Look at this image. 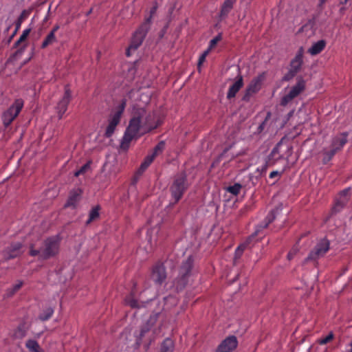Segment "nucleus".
<instances>
[{"label":"nucleus","mask_w":352,"mask_h":352,"mask_svg":"<svg viewBox=\"0 0 352 352\" xmlns=\"http://www.w3.org/2000/svg\"><path fill=\"white\" fill-rule=\"evenodd\" d=\"M162 122L155 112H146L143 108L135 109L124 132L122 144L128 146L136 140L157 128Z\"/></svg>","instance_id":"1"},{"label":"nucleus","mask_w":352,"mask_h":352,"mask_svg":"<svg viewBox=\"0 0 352 352\" xmlns=\"http://www.w3.org/2000/svg\"><path fill=\"white\" fill-rule=\"evenodd\" d=\"M60 241L61 237L58 234L47 237L43 241L39 249H35L31 245L29 254L32 256H38L39 259L47 260L58 254Z\"/></svg>","instance_id":"2"},{"label":"nucleus","mask_w":352,"mask_h":352,"mask_svg":"<svg viewBox=\"0 0 352 352\" xmlns=\"http://www.w3.org/2000/svg\"><path fill=\"white\" fill-rule=\"evenodd\" d=\"M188 186L189 184L185 172L179 173L175 176L173 184L170 187V192L172 198L174 199V201L170 203L171 205L176 204L182 199Z\"/></svg>","instance_id":"3"},{"label":"nucleus","mask_w":352,"mask_h":352,"mask_svg":"<svg viewBox=\"0 0 352 352\" xmlns=\"http://www.w3.org/2000/svg\"><path fill=\"white\" fill-rule=\"evenodd\" d=\"M197 270L194 265V256H189L184 260L179 268L177 276V286H186L190 279L195 275Z\"/></svg>","instance_id":"4"},{"label":"nucleus","mask_w":352,"mask_h":352,"mask_svg":"<svg viewBox=\"0 0 352 352\" xmlns=\"http://www.w3.org/2000/svg\"><path fill=\"white\" fill-rule=\"evenodd\" d=\"M147 293V288L142 289V291L138 290V287H133L130 295L125 299L126 302L131 308L139 309L141 306L140 303H147L154 299L155 296H146Z\"/></svg>","instance_id":"5"},{"label":"nucleus","mask_w":352,"mask_h":352,"mask_svg":"<svg viewBox=\"0 0 352 352\" xmlns=\"http://www.w3.org/2000/svg\"><path fill=\"white\" fill-rule=\"evenodd\" d=\"M150 28L148 23H142L133 34L130 44L126 50V56L129 57L142 43Z\"/></svg>","instance_id":"6"},{"label":"nucleus","mask_w":352,"mask_h":352,"mask_svg":"<svg viewBox=\"0 0 352 352\" xmlns=\"http://www.w3.org/2000/svg\"><path fill=\"white\" fill-rule=\"evenodd\" d=\"M126 105V101L123 99L120 104L117 107L116 110L113 112L108 120V125L106 128L104 135L106 138H111L118 124L120 122L121 116L124 111Z\"/></svg>","instance_id":"7"},{"label":"nucleus","mask_w":352,"mask_h":352,"mask_svg":"<svg viewBox=\"0 0 352 352\" xmlns=\"http://www.w3.org/2000/svg\"><path fill=\"white\" fill-rule=\"evenodd\" d=\"M306 87V81L302 76H298L296 78V83L292 86L289 91L285 95L281 100L280 105L285 107L292 101L294 98L298 97L302 92H303Z\"/></svg>","instance_id":"8"},{"label":"nucleus","mask_w":352,"mask_h":352,"mask_svg":"<svg viewBox=\"0 0 352 352\" xmlns=\"http://www.w3.org/2000/svg\"><path fill=\"white\" fill-rule=\"evenodd\" d=\"M346 142L347 133H341L333 138L331 144L330 146V149L326 151L324 153V162L327 163L330 161L331 158L335 155V154L342 148Z\"/></svg>","instance_id":"9"},{"label":"nucleus","mask_w":352,"mask_h":352,"mask_svg":"<svg viewBox=\"0 0 352 352\" xmlns=\"http://www.w3.org/2000/svg\"><path fill=\"white\" fill-rule=\"evenodd\" d=\"M24 102L22 99H16L14 103L3 113L2 121L6 127L11 124L14 120L18 116L22 108Z\"/></svg>","instance_id":"10"},{"label":"nucleus","mask_w":352,"mask_h":352,"mask_svg":"<svg viewBox=\"0 0 352 352\" xmlns=\"http://www.w3.org/2000/svg\"><path fill=\"white\" fill-rule=\"evenodd\" d=\"M329 241L326 238L320 239L309 252L307 260L316 261L325 255V254L329 250Z\"/></svg>","instance_id":"11"},{"label":"nucleus","mask_w":352,"mask_h":352,"mask_svg":"<svg viewBox=\"0 0 352 352\" xmlns=\"http://www.w3.org/2000/svg\"><path fill=\"white\" fill-rule=\"evenodd\" d=\"M150 279L154 284L162 285L166 279V268L163 263L157 262L152 267Z\"/></svg>","instance_id":"12"},{"label":"nucleus","mask_w":352,"mask_h":352,"mask_svg":"<svg viewBox=\"0 0 352 352\" xmlns=\"http://www.w3.org/2000/svg\"><path fill=\"white\" fill-rule=\"evenodd\" d=\"M264 78L265 74L263 73L251 80L245 89V92L243 97V100L248 101L252 94L257 93L261 89Z\"/></svg>","instance_id":"13"},{"label":"nucleus","mask_w":352,"mask_h":352,"mask_svg":"<svg viewBox=\"0 0 352 352\" xmlns=\"http://www.w3.org/2000/svg\"><path fill=\"white\" fill-rule=\"evenodd\" d=\"M349 192L350 188H346L338 195L332 208V212H339L346 205L350 199Z\"/></svg>","instance_id":"14"},{"label":"nucleus","mask_w":352,"mask_h":352,"mask_svg":"<svg viewBox=\"0 0 352 352\" xmlns=\"http://www.w3.org/2000/svg\"><path fill=\"white\" fill-rule=\"evenodd\" d=\"M238 346V340L235 336H229L218 346L215 352H233Z\"/></svg>","instance_id":"15"},{"label":"nucleus","mask_w":352,"mask_h":352,"mask_svg":"<svg viewBox=\"0 0 352 352\" xmlns=\"http://www.w3.org/2000/svg\"><path fill=\"white\" fill-rule=\"evenodd\" d=\"M72 99V91L69 85L65 87V92L63 98L57 104V111L59 118H61L67 109L68 104Z\"/></svg>","instance_id":"16"},{"label":"nucleus","mask_w":352,"mask_h":352,"mask_svg":"<svg viewBox=\"0 0 352 352\" xmlns=\"http://www.w3.org/2000/svg\"><path fill=\"white\" fill-rule=\"evenodd\" d=\"M282 208L280 206L276 207V208L272 210L266 216L265 219L257 226L256 229L253 234L256 236L258 232L263 230L266 228L269 224H270L276 218V215L281 211Z\"/></svg>","instance_id":"17"},{"label":"nucleus","mask_w":352,"mask_h":352,"mask_svg":"<svg viewBox=\"0 0 352 352\" xmlns=\"http://www.w3.org/2000/svg\"><path fill=\"white\" fill-rule=\"evenodd\" d=\"M281 146L280 143H278L276 146L272 149L268 160L266 162L263 170H266L268 166H273L278 160L283 157V155L280 153V147Z\"/></svg>","instance_id":"18"},{"label":"nucleus","mask_w":352,"mask_h":352,"mask_svg":"<svg viewBox=\"0 0 352 352\" xmlns=\"http://www.w3.org/2000/svg\"><path fill=\"white\" fill-rule=\"evenodd\" d=\"M22 243L20 242H16L12 243L10 247H8L4 251V256L6 259H12L16 258L21 254L22 251Z\"/></svg>","instance_id":"19"},{"label":"nucleus","mask_w":352,"mask_h":352,"mask_svg":"<svg viewBox=\"0 0 352 352\" xmlns=\"http://www.w3.org/2000/svg\"><path fill=\"white\" fill-rule=\"evenodd\" d=\"M303 55H304V48L302 47H300L294 58L291 60L290 63V69L298 72L302 67V65L303 64Z\"/></svg>","instance_id":"20"},{"label":"nucleus","mask_w":352,"mask_h":352,"mask_svg":"<svg viewBox=\"0 0 352 352\" xmlns=\"http://www.w3.org/2000/svg\"><path fill=\"white\" fill-rule=\"evenodd\" d=\"M243 78L241 75H238L236 77V80L229 87V89L227 93V98L231 99L234 98L238 93V91L243 87Z\"/></svg>","instance_id":"21"},{"label":"nucleus","mask_w":352,"mask_h":352,"mask_svg":"<svg viewBox=\"0 0 352 352\" xmlns=\"http://www.w3.org/2000/svg\"><path fill=\"white\" fill-rule=\"evenodd\" d=\"M82 193V191L80 188H76L72 190L65 206L75 208L81 199Z\"/></svg>","instance_id":"22"},{"label":"nucleus","mask_w":352,"mask_h":352,"mask_svg":"<svg viewBox=\"0 0 352 352\" xmlns=\"http://www.w3.org/2000/svg\"><path fill=\"white\" fill-rule=\"evenodd\" d=\"M256 236L254 234H252L250 236L248 237V239L243 243L240 244L234 252V260L239 259L241 256H242L243 252L245 249H247L252 242V241L254 239Z\"/></svg>","instance_id":"23"},{"label":"nucleus","mask_w":352,"mask_h":352,"mask_svg":"<svg viewBox=\"0 0 352 352\" xmlns=\"http://www.w3.org/2000/svg\"><path fill=\"white\" fill-rule=\"evenodd\" d=\"M325 46L326 41L324 40H320L312 45V46L308 50V53L312 56H316L323 51Z\"/></svg>","instance_id":"24"},{"label":"nucleus","mask_w":352,"mask_h":352,"mask_svg":"<svg viewBox=\"0 0 352 352\" xmlns=\"http://www.w3.org/2000/svg\"><path fill=\"white\" fill-rule=\"evenodd\" d=\"M154 160L155 157H153V155H151V154L146 156L143 162L141 164L140 168L137 170L136 174L138 175H141L151 164Z\"/></svg>","instance_id":"25"},{"label":"nucleus","mask_w":352,"mask_h":352,"mask_svg":"<svg viewBox=\"0 0 352 352\" xmlns=\"http://www.w3.org/2000/svg\"><path fill=\"white\" fill-rule=\"evenodd\" d=\"M28 329V326L25 322L19 324L16 329L14 331L13 337L15 339H21L25 336L26 332Z\"/></svg>","instance_id":"26"},{"label":"nucleus","mask_w":352,"mask_h":352,"mask_svg":"<svg viewBox=\"0 0 352 352\" xmlns=\"http://www.w3.org/2000/svg\"><path fill=\"white\" fill-rule=\"evenodd\" d=\"M236 0H226L223 3L220 12L221 17H226L231 11L233 8V5L235 3Z\"/></svg>","instance_id":"27"},{"label":"nucleus","mask_w":352,"mask_h":352,"mask_svg":"<svg viewBox=\"0 0 352 352\" xmlns=\"http://www.w3.org/2000/svg\"><path fill=\"white\" fill-rule=\"evenodd\" d=\"M152 327H150L146 322L143 324L141 327L140 332L138 336L136 338L135 344L139 347L141 345L142 338L144 337L145 334L148 333Z\"/></svg>","instance_id":"28"},{"label":"nucleus","mask_w":352,"mask_h":352,"mask_svg":"<svg viewBox=\"0 0 352 352\" xmlns=\"http://www.w3.org/2000/svg\"><path fill=\"white\" fill-rule=\"evenodd\" d=\"M25 346L30 352H44L43 350L39 346L37 341L34 340H28L26 342Z\"/></svg>","instance_id":"29"},{"label":"nucleus","mask_w":352,"mask_h":352,"mask_svg":"<svg viewBox=\"0 0 352 352\" xmlns=\"http://www.w3.org/2000/svg\"><path fill=\"white\" fill-rule=\"evenodd\" d=\"M54 313V309L51 307H45L39 314L38 318L41 321H45L49 320Z\"/></svg>","instance_id":"30"},{"label":"nucleus","mask_w":352,"mask_h":352,"mask_svg":"<svg viewBox=\"0 0 352 352\" xmlns=\"http://www.w3.org/2000/svg\"><path fill=\"white\" fill-rule=\"evenodd\" d=\"M30 13H31V11L28 10H23L21 12L20 16H19L18 19L15 22L16 31H18L20 29L22 23L28 18Z\"/></svg>","instance_id":"31"},{"label":"nucleus","mask_w":352,"mask_h":352,"mask_svg":"<svg viewBox=\"0 0 352 352\" xmlns=\"http://www.w3.org/2000/svg\"><path fill=\"white\" fill-rule=\"evenodd\" d=\"M173 341L170 338H166L164 340L161 345L160 352H173Z\"/></svg>","instance_id":"32"},{"label":"nucleus","mask_w":352,"mask_h":352,"mask_svg":"<svg viewBox=\"0 0 352 352\" xmlns=\"http://www.w3.org/2000/svg\"><path fill=\"white\" fill-rule=\"evenodd\" d=\"M99 210H100L99 206H96L94 207L90 210L89 214V218H88L87 221H86L87 225L90 224L92 221H94L99 218V217H100Z\"/></svg>","instance_id":"33"},{"label":"nucleus","mask_w":352,"mask_h":352,"mask_svg":"<svg viewBox=\"0 0 352 352\" xmlns=\"http://www.w3.org/2000/svg\"><path fill=\"white\" fill-rule=\"evenodd\" d=\"M157 8H158L157 3V2H155L153 7L150 10L149 16L148 17H146L144 19V21L143 22V23H148V28H151L152 19H153V16L155 15V14L156 13Z\"/></svg>","instance_id":"34"},{"label":"nucleus","mask_w":352,"mask_h":352,"mask_svg":"<svg viewBox=\"0 0 352 352\" xmlns=\"http://www.w3.org/2000/svg\"><path fill=\"white\" fill-rule=\"evenodd\" d=\"M165 142L164 141H160L153 148V153L151 154V155H153V157L155 158L156 156L160 155L163 152V151L165 148Z\"/></svg>","instance_id":"35"},{"label":"nucleus","mask_w":352,"mask_h":352,"mask_svg":"<svg viewBox=\"0 0 352 352\" xmlns=\"http://www.w3.org/2000/svg\"><path fill=\"white\" fill-rule=\"evenodd\" d=\"M241 188V184L235 183L234 185L228 186L226 190L228 192L236 196L239 194Z\"/></svg>","instance_id":"36"},{"label":"nucleus","mask_w":352,"mask_h":352,"mask_svg":"<svg viewBox=\"0 0 352 352\" xmlns=\"http://www.w3.org/2000/svg\"><path fill=\"white\" fill-rule=\"evenodd\" d=\"M55 40H56L55 34H54L53 32H50L47 34V36H46V38H45V40L43 41L42 45H41V48H45L49 45L53 43L55 41Z\"/></svg>","instance_id":"37"},{"label":"nucleus","mask_w":352,"mask_h":352,"mask_svg":"<svg viewBox=\"0 0 352 352\" xmlns=\"http://www.w3.org/2000/svg\"><path fill=\"white\" fill-rule=\"evenodd\" d=\"M91 162L88 161L86 164H85L83 166H82L79 170H78L75 173L74 175L76 177H78L80 175H83L88 170L90 169Z\"/></svg>","instance_id":"38"},{"label":"nucleus","mask_w":352,"mask_h":352,"mask_svg":"<svg viewBox=\"0 0 352 352\" xmlns=\"http://www.w3.org/2000/svg\"><path fill=\"white\" fill-rule=\"evenodd\" d=\"M30 28L24 30L22 34L20 36L19 38L16 41L14 44L15 46H18L21 43L24 42L26 40L28 35L30 34Z\"/></svg>","instance_id":"39"},{"label":"nucleus","mask_w":352,"mask_h":352,"mask_svg":"<svg viewBox=\"0 0 352 352\" xmlns=\"http://www.w3.org/2000/svg\"><path fill=\"white\" fill-rule=\"evenodd\" d=\"M160 315V312H157L151 314L148 320L146 321V324H148L150 327H153L157 321Z\"/></svg>","instance_id":"40"},{"label":"nucleus","mask_w":352,"mask_h":352,"mask_svg":"<svg viewBox=\"0 0 352 352\" xmlns=\"http://www.w3.org/2000/svg\"><path fill=\"white\" fill-rule=\"evenodd\" d=\"M222 39L221 34H219L217 36H216L214 38H213L209 43L208 48L206 50L208 52H210L212 49H213L218 42H219Z\"/></svg>","instance_id":"41"},{"label":"nucleus","mask_w":352,"mask_h":352,"mask_svg":"<svg viewBox=\"0 0 352 352\" xmlns=\"http://www.w3.org/2000/svg\"><path fill=\"white\" fill-rule=\"evenodd\" d=\"M334 338V334L333 332H330L326 337L321 338L318 340V343L320 344H326L331 342Z\"/></svg>","instance_id":"42"},{"label":"nucleus","mask_w":352,"mask_h":352,"mask_svg":"<svg viewBox=\"0 0 352 352\" xmlns=\"http://www.w3.org/2000/svg\"><path fill=\"white\" fill-rule=\"evenodd\" d=\"M297 73H298L297 72H296L292 69H289L288 72L285 74L283 79L285 81H289L296 75Z\"/></svg>","instance_id":"43"},{"label":"nucleus","mask_w":352,"mask_h":352,"mask_svg":"<svg viewBox=\"0 0 352 352\" xmlns=\"http://www.w3.org/2000/svg\"><path fill=\"white\" fill-rule=\"evenodd\" d=\"M210 52L206 50L199 58L198 63H197V69L200 70L201 65L206 60V58L209 54Z\"/></svg>","instance_id":"44"},{"label":"nucleus","mask_w":352,"mask_h":352,"mask_svg":"<svg viewBox=\"0 0 352 352\" xmlns=\"http://www.w3.org/2000/svg\"><path fill=\"white\" fill-rule=\"evenodd\" d=\"M19 288L20 287H12L8 289L7 294H6V297L8 298L12 296L18 291Z\"/></svg>","instance_id":"45"},{"label":"nucleus","mask_w":352,"mask_h":352,"mask_svg":"<svg viewBox=\"0 0 352 352\" xmlns=\"http://www.w3.org/2000/svg\"><path fill=\"white\" fill-rule=\"evenodd\" d=\"M280 175H281L280 172H279L278 170H274V171L270 173L269 177H270V178L273 179V178H274L276 177L280 176Z\"/></svg>","instance_id":"46"},{"label":"nucleus","mask_w":352,"mask_h":352,"mask_svg":"<svg viewBox=\"0 0 352 352\" xmlns=\"http://www.w3.org/2000/svg\"><path fill=\"white\" fill-rule=\"evenodd\" d=\"M295 254V252L290 251L287 254V258L289 260H291Z\"/></svg>","instance_id":"47"},{"label":"nucleus","mask_w":352,"mask_h":352,"mask_svg":"<svg viewBox=\"0 0 352 352\" xmlns=\"http://www.w3.org/2000/svg\"><path fill=\"white\" fill-rule=\"evenodd\" d=\"M58 26H56V27L53 28V29L52 30V31L50 32H53L54 34H55V33L58 30Z\"/></svg>","instance_id":"48"},{"label":"nucleus","mask_w":352,"mask_h":352,"mask_svg":"<svg viewBox=\"0 0 352 352\" xmlns=\"http://www.w3.org/2000/svg\"><path fill=\"white\" fill-rule=\"evenodd\" d=\"M150 343H151V342H149L148 343H147V344L145 345V349H148L149 348Z\"/></svg>","instance_id":"49"},{"label":"nucleus","mask_w":352,"mask_h":352,"mask_svg":"<svg viewBox=\"0 0 352 352\" xmlns=\"http://www.w3.org/2000/svg\"><path fill=\"white\" fill-rule=\"evenodd\" d=\"M319 1L320 3V4L322 5V4H324L327 1V0H319Z\"/></svg>","instance_id":"50"},{"label":"nucleus","mask_w":352,"mask_h":352,"mask_svg":"<svg viewBox=\"0 0 352 352\" xmlns=\"http://www.w3.org/2000/svg\"><path fill=\"white\" fill-rule=\"evenodd\" d=\"M348 1H349V0H344L343 1L341 2V3L346 4Z\"/></svg>","instance_id":"51"},{"label":"nucleus","mask_w":352,"mask_h":352,"mask_svg":"<svg viewBox=\"0 0 352 352\" xmlns=\"http://www.w3.org/2000/svg\"><path fill=\"white\" fill-rule=\"evenodd\" d=\"M22 284H23V283L21 282V283H19L16 284L14 286L19 287V286H21V285H22Z\"/></svg>","instance_id":"52"},{"label":"nucleus","mask_w":352,"mask_h":352,"mask_svg":"<svg viewBox=\"0 0 352 352\" xmlns=\"http://www.w3.org/2000/svg\"><path fill=\"white\" fill-rule=\"evenodd\" d=\"M352 352V351H351Z\"/></svg>","instance_id":"53"}]
</instances>
